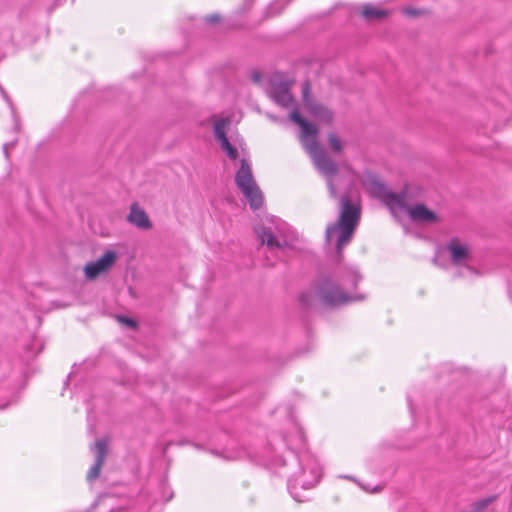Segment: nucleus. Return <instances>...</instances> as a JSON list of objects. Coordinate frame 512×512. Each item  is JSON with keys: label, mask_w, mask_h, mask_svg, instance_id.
I'll use <instances>...</instances> for the list:
<instances>
[{"label": "nucleus", "mask_w": 512, "mask_h": 512, "mask_svg": "<svg viewBox=\"0 0 512 512\" xmlns=\"http://www.w3.org/2000/svg\"><path fill=\"white\" fill-rule=\"evenodd\" d=\"M289 118L300 127V142L311 156L315 168L328 178L327 186L331 197H336L337 189L332 178L338 173L339 167L325 151L319 148L316 140V136L318 134L317 126L304 119L297 108H294L291 111Z\"/></svg>", "instance_id": "nucleus-1"}, {"label": "nucleus", "mask_w": 512, "mask_h": 512, "mask_svg": "<svg viewBox=\"0 0 512 512\" xmlns=\"http://www.w3.org/2000/svg\"><path fill=\"white\" fill-rule=\"evenodd\" d=\"M341 206L338 221L326 229L328 240L336 238L338 252L350 242L361 216L360 205L352 202L346 195L341 197Z\"/></svg>", "instance_id": "nucleus-2"}, {"label": "nucleus", "mask_w": 512, "mask_h": 512, "mask_svg": "<svg viewBox=\"0 0 512 512\" xmlns=\"http://www.w3.org/2000/svg\"><path fill=\"white\" fill-rule=\"evenodd\" d=\"M235 182L253 209L262 205V194L254 180L251 166L246 159L241 160L240 169L235 175Z\"/></svg>", "instance_id": "nucleus-3"}, {"label": "nucleus", "mask_w": 512, "mask_h": 512, "mask_svg": "<svg viewBox=\"0 0 512 512\" xmlns=\"http://www.w3.org/2000/svg\"><path fill=\"white\" fill-rule=\"evenodd\" d=\"M316 293L322 303L328 307H337L354 300L341 287L329 281L316 285Z\"/></svg>", "instance_id": "nucleus-4"}, {"label": "nucleus", "mask_w": 512, "mask_h": 512, "mask_svg": "<svg viewBox=\"0 0 512 512\" xmlns=\"http://www.w3.org/2000/svg\"><path fill=\"white\" fill-rule=\"evenodd\" d=\"M117 258L115 251H105L97 261L85 265L83 271L86 279L95 280L100 275L107 273L114 266Z\"/></svg>", "instance_id": "nucleus-5"}, {"label": "nucleus", "mask_w": 512, "mask_h": 512, "mask_svg": "<svg viewBox=\"0 0 512 512\" xmlns=\"http://www.w3.org/2000/svg\"><path fill=\"white\" fill-rule=\"evenodd\" d=\"M231 121L229 118H220L214 121V136L219 141L221 148L226 152L227 156L235 160L238 157V151L231 145L228 138L226 137V130L229 127Z\"/></svg>", "instance_id": "nucleus-6"}, {"label": "nucleus", "mask_w": 512, "mask_h": 512, "mask_svg": "<svg viewBox=\"0 0 512 512\" xmlns=\"http://www.w3.org/2000/svg\"><path fill=\"white\" fill-rule=\"evenodd\" d=\"M409 218L414 222L436 224L441 221L440 217L433 210L424 204H415L407 208Z\"/></svg>", "instance_id": "nucleus-7"}, {"label": "nucleus", "mask_w": 512, "mask_h": 512, "mask_svg": "<svg viewBox=\"0 0 512 512\" xmlns=\"http://www.w3.org/2000/svg\"><path fill=\"white\" fill-rule=\"evenodd\" d=\"M127 221L142 230H149L152 228V222L148 214L137 202L131 204Z\"/></svg>", "instance_id": "nucleus-8"}, {"label": "nucleus", "mask_w": 512, "mask_h": 512, "mask_svg": "<svg viewBox=\"0 0 512 512\" xmlns=\"http://www.w3.org/2000/svg\"><path fill=\"white\" fill-rule=\"evenodd\" d=\"M95 453H96V461L95 464L91 467L88 472L87 478L89 480L96 479L101 472L102 466L105 462L107 453H108V440L107 439H98L95 442Z\"/></svg>", "instance_id": "nucleus-9"}, {"label": "nucleus", "mask_w": 512, "mask_h": 512, "mask_svg": "<svg viewBox=\"0 0 512 512\" xmlns=\"http://www.w3.org/2000/svg\"><path fill=\"white\" fill-rule=\"evenodd\" d=\"M290 86L291 85L286 81L274 83L272 86L273 100L284 107H290L294 103Z\"/></svg>", "instance_id": "nucleus-10"}, {"label": "nucleus", "mask_w": 512, "mask_h": 512, "mask_svg": "<svg viewBox=\"0 0 512 512\" xmlns=\"http://www.w3.org/2000/svg\"><path fill=\"white\" fill-rule=\"evenodd\" d=\"M383 202L390 208L394 213L406 210L410 206L408 205L407 193L403 191L401 193H394L389 191Z\"/></svg>", "instance_id": "nucleus-11"}, {"label": "nucleus", "mask_w": 512, "mask_h": 512, "mask_svg": "<svg viewBox=\"0 0 512 512\" xmlns=\"http://www.w3.org/2000/svg\"><path fill=\"white\" fill-rule=\"evenodd\" d=\"M447 249L450 252L451 260L454 264L462 263L469 255L468 246L457 238L450 240Z\"/></svg>", "instance_id": "nucleus-12"}, {"label": "nucleus", "mask_w": 512, "mask_h": 512, "mask_svg": "<svg viewBox=\"0 0 512 512\" xmlns=\"http://www.w3.org/2000/svg\"><path fill=\"white\" fill-rule=\"evenodd\" d=\"M255 231L261 244L266 245L269 249H283L286 245L285 242L278 240L269 228L259 227Z\"/></svg>", "instance_id": "nucleus-13"}, {"label": "nucleus", "mask_w": 512, "mask_h": 512, "mask_svg": "<svg viewBox=\"0 0 512 512\" xmlns=\"http://www.w3.org/2000/svg\"><path fill=\"white\" fill-rule=\"evenodd\" d=\"M309 113L318 120L331 124L334 120L333 112L325 105L315 101L306 108Z\"/></svg>", "instance_id": "nucleus-14"}, {"label": "nucleus", "mask_w": 512, "mask_h": 512, "mask_svg": "<svg viewBox=\"0 0 512 512\" xmlns=\"http://www.w3.org/2000/svg\"><path fill=\"white\" fill-rule=\"evenodd\" d=\"M361 16L367 21H378L390 16V11L371 4H364L360 8Z\"/></svg>", "instance_id": "nucleus-15"}, {"label": "nucleus", "mask_w": 512, "mask_h": 512, "mask_svg": "<svg viewBox=\"0 0 512 512\" xmlns=\"http://www.w3.org/2000/svg\"><path fill=\"white\" fill-rule=\"evenodd\" d=\"M370 192L380 198L382 201L385 199V197L387 196V194L389 193V190L387 189V187L380 181L378 180H372L371 183H370Z\"/></svg>", "instance_id": "nucleus-16"}, {"label": "nucleus", "mask_w": 512, "mask_h": 512, "mask_svg": "<svg viewBox=\"0 0 512 512\" xmlns=\"http://www.w3.org/2000/svg\"><path fill=\"white\" fill-rule=\"evenodd\" d=\"M328 142L334 153L340 154L344 150V142L335 134H328Z\"/></svg>", "instance_id": "nucleus-17"}, {"label": "nucleus", "mask_w": 512, "mask_h": 512, "mask_svg": "<svg viewBox=\"0 0 512 512\" xmlns=\"http://www.w3.org/2000/svg\"><path fill=\"white\" fill-rule=\"evenodd\" d=\"M316 297H318V296L316 293V286H315L314 289L301 293L299 296V301L304 307H310L314 304Z\"/></svg>", "instance_id": "nucleus-18"}, {"label": "nucleus", "mask_w": 512, "mask_h": 512, "mask_svg": "<svg viewBox=\"0 0 512 512\" xmlns=\"http://www.w3.org/2000/svg\"><path fill=\"white\" fill-rule=\"evenodd\" d=\"M401 12L403 15H405L408 18H418L424 15H428L430 12L427 9H420L415 7H403L401 9Z\"/></svg>", "instance_id": "nucleus-19"}, {"label": "nucleus", "mask_w": 512, "mask_h": 512, "mask_svg": "<svg viewBox=\"0 0 512 512\" xmlns=\"http://www.w3.org/2000/svg\"><path fill=\"white\" fill-rule=\"evenodd\" d=\"M302 99L306 108L309 106V104H312L316 101L311 96V84L309 81H305L302 84Z\"/></svg>", "instance_id": "nucleus-20"}, {"label": "nucleus", "mask_w": 512, "mask_h": 512, "mask_svg": "<svg viewBox=\"0 0 512 512\" xmlns=\"http://www.w3.org/2000/svg\"><path fill=\"white\" fill-rule=\"evenodd\" d=\"M121 322L125 323L126 325L132 327V328H135L136 327V322L130 318H121L120 319Z\"/></svg>", "instance_id": "nucleus-21"}, {"label": "nucleus", "mask_w": 512, "mask_h": 512, "mask_svg": "<svg viewBox=\"0 0 512 512\" xmlns=\"http://www.w3.org/2000/svg\"><path fill=\"white\" fill-rule=\"evenodd\" d=\"M206 21L209 22V23H216V22L219 21V16L218 15L207 16L206 17Z\"/></svg>", "instance_id": "nucleus-22"}, {"label": "nucleus", "mask_w": 512, "mask_h": 512, "mask_svg": "<svg viewBox=\"0 0 512 512\" xmlns=\"http://www.w3.org/2000/svg\"><path fill=\"white\" fill-rule=\"evenodd\" d=\"M493 499L494 498H490V499H486V500L482 499V502H481L482 508L485 507L486 505H488L490 502H492Z\"/></svg>", "instance_id": "nucleus-23"}, {"label": "nucleus", "mask_w": 512, "mask_h": 512, "mask_svg": "<svg viewBox=\"0 0 512 512\" xmlns=\"http://www.w3.org/2000/svg\"><path fill=\"white\" fill-rule=\"evenodd\" d=\"M479 509H480V508H479V505H478V504H476V505H475L471 510H469V511H468V510H465V511H463V512H479Z\"/></svg>", "instance_id": "nucleus-24"}]
</instances>
